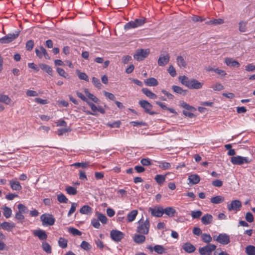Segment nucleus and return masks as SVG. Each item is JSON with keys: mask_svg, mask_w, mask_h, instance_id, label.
Listing matches in <instances>:
<instances>
[{"mask_svg": "<svg viewBox=\"0 0 255 255\" xmlns=\"http://www.w3.org/2000/svg\"><path fill=\"white\" fill-rule=\"evenodd\" d=\"M179 81L189 89H200L202 88L203 83L195 79H189L186 76H180L178 78Z\"/></svg>", "mask_w": 255, "mask_h": 255, "instance_id": "nucleus-1", "label": "nucleus"}, {"mask_svg": "<svg viewBox=\"0 0 255 255\" xmlns=\"http://www.w3.org/2000/svg\"><path fill=\"white\" fill-rule=\"evenodd\" d=\"M138 226L137 228V232L139 234H147L149 231V222L148 219L144 220L141 219L138 222Z\"/></svg>", "mask_w": 255, "mask_h": 255, "instance_id": "nucleus-2", "label": "nucleus"}, {"mask_svg": "<svg viewBox=\"0 0 255 255\" xmlns=\"http://www.w3.org/2000/svg\"><path fill=\"white\" fill-rule=\"evenodd\" d=\"M252 160L248 157H244L240 155L232 156L231 157V162L234 165H241L244 163L249 164Z\"/></svg>", "mask_w": 255, "mask_h": 255, "instance_id": "nucleus-3", "label": "nucleus"}, {"mask_svg": "<svg viewBox=\"0 0 255 255\" xmlns=\"http://www.w3.org/2000/svg\"><path fill=\"white\" fill-rule=\"evenodd\" d=\"M146 19L144 17L135 19L133 21H129L124 26L126 30L136 28L143 25L145 23Z\"/></svg>", "mask_w": 255, "mask_h": 255, "instance_id": "nucleus-4", "label": "nucleus"}, {"mask_svg": "<svg viewBox=\"0 0 255 255\" xmlns=\"http://www.w3.org/2000/svg\"><path fill=\"white\" fill-rule=\"evenodd\" d=\"M41 221L43 226H52L54 225L55 220L51 214L45 213L40 217Z\"/></svg>", "mask_w": 255, "mask_h": 255, "instance_id": "nucleus-5", "label": "nucleus"}, {"mask_svg": "<svg viewBox=\"0 0 255 255\" xmlns=\"http://www.w3.org/2000/svg\"><path fill=\"white\" fill-rule=\"evenodd\" d=\"M216 246L211 244H208L204 247L199 249V252L201 255H211L212 252L216 249Z\"/></svg>", "mask_w": 255, "mask_h": 255, "instance_id": "nucleus-6", "label": "nucleus"}, {"mask_svg": "<svg viewBox=\"0 0 255 255\" xmlns=\"http://www.w3.org/2000/svg\"><path fill=\"white\" fill-rule=\"evenodd\" d=\"M213 239L222 245H227L230 242V236L225 233L220 234L218 236H214Z\"/></svg>", "mask_w": 255, "mask_h": 255, "instance_id": "nucleus-7", "label": "nucleus"}, {"mask_svg": "<svg viewBox=\"0 0 255 255\" xmlns=\"http://www.w3.org/2000/svg\"><path fill=\"white\" fill-rule=\"evenodd\" d=\"M19 32L18 31H16L14 33L8 34L0 38V43L2 44L8 43L17 38L19 35Z\"/></svg>", "mask_w": 255, "mask_h": 255, "instance_id": "nucleus-8", "label": "nucleus"}, {"mask_svg": "<svg viewBox=\"0 0 255 255\" xmlns=\"http://www.w3.org/2000/svg\"><path fill=\"white\" fill-rule=\"evenodd\" d=\"M242 207V203L239 200H235L232 201L230 204H228L227 208L229 211H235L236 212L240 210Z\"/></svg>", "mask_w": 255, "mask_h": 255, "instance_id": "nucleus-9", "label": "nucleus"}, {"mask_svg": "<svg viewBox=\"0 0 255 255\" xmlns=\"http://www.w3.org/2000/svg\"><path fill=\"white\" fill-rule=\"evenodd\" d=\"M111 238L115 242H119L124 237V234L118 230H112L110 233Z\"/></svg>", "mask_w": 255, "mask_h": 255, "instance_id": "nucleus-10", "label": "nucleus"}, {"mask_svg": "<svg viewBox=\"0 0 255 255\" xmlns=\"http://www.w3.org/2000/svg\"><path fill=\"white\" fill-rule=\"evenodd\" d=\"M176 210L173 207H169L165 208L160 207V217L165 214L168 217H172L174 216Z\"/></svg>", "mask_w": 255, "mask_h": 255, "instance_id": "nucleus-11", "label": "nucleus"}, {"mask_svg": "<svg viewBox=\"0 0 255 255\" xmlns=\"http://www.w3.org/2000/svg\"><path fill=\"white\" fill-rule=\"evenodd\" d=\"M148 55V52L147 50L140 49L137 50L136 53L133 55L134 59L138 61H141L146 58Z\"/></svg>", "mask_w": 255, "mask_h": 255, "instance_id": "nucleus-12", "label": "nucleus"}, {"mask_svg": "<svg viewBox=\"0 0 255 255\" xmlns=\"http://www.w3.org/2000/svg\"><path fill=\"white\" fill-rule=\"evenodd\" d=\"M139 105L144 109V111L146 113L150 114V115H153L154 112H151L150 110L152 109V105L145 100H140L139 102Z\"/></svg>", "mask_w": 255, "mask_h": 255, "instance_id": "nucleus-13", "label": "nucleus"}, {"mask_svg": "<svg viewBox=\"0 0 255 255\" xmlns=\"http://www.w3.org/2000/svg\"><path fill=\"white\" fill-rule=\"evenodd\" d=\"M35 53L36 55L39 58H41L43 55L46 59H50V57L49 56L46 49L42 46H40L39 49L36 48L35 49Z\"/></svg>", "mask_w": 255, "mask_h": 255, "instance_id": "nucleus-14", "label": "nucleus"}, {"mask_svg": "<svg viewBox=\"0 0 255 255\" xmlns=\"http://www.w3.org/2000/svg\"><path fill=\"white\" fill-rule=\"evenodd\" d=\"M176 63L180 69H184L186 67L187 62L186 58L182 56L179 55L176 57Z\"/></svg>", "mask_w": 255, "mask_h": 255, "instance_id": "nucleus-15", "label": "nucleus"}, {"mask_svg": "<svg viewBox=\"0 0 255 255\" xmlns=\"http://www.w3.org/2000/svg\"><path fill=\"white\" fill-rule=\"evenodd\" d=\"M33 233L35 236L37 237L40 240H45L47 238L45 232L42 230H35Z\"/></svg>", "mask_w": 255, "mask_h": 255, "instance_id": "nucleus-16", "label": "nucleus"}, {"mask_svg": "<svg viewBox=\"0 0 255 255\" xmlns=\"http://www.w3.org/2000/svg\"><path fill=\"white\" fill-rule=\"evenodd\" d=\"M225 63L227 65L234 67H239L240 65V64L237 60H233L231 58H226L225 59Z\"/></svg>", "mask_w": 255, "mask_h": 255, "instance_id": "nucleus-17", "label": "nucleus"}, {"mask_svg": "<svg viewBox=\"0 0 255 255\" xmlns=\"http://www.w3.org/2000/svg\"><path fill=\"white\" fill-rule=\"evenodd\" d=\"M182 248L186 252L188 253H192L196 250L195 247L190 243L184 244Z\"/></svg>", "mask_w": 255, "mask_h": 255, "instance_id": "nucleus-18", "label": "nucleus"}, {"mask_svg": "<svg viewBox=\"0 0 255 255\" xmlns=\"http://www.w3.org/2000/svg\"><path fill=\"white\" fill-rule=\"evenodd\" d=\"M213 216L211 214H205L201 218V222L204 225H208L212 223Z\"/></svg>", "mask_w": 255, "mask_h": 255, "instance_id": "nucleus-19", "label": "nucleus"}, {"mask_svg": "<svg viewBox=\"0 0 255 255\" xmlns=\"http://www.w3.org/2000/svg\"><path fill=\"white\" fill-rule=\"evenodd\" d=\"M9 184L12 189L16 191H19L22 189L19 182L16 180H11L9 181Z\"/></svg>", "mask_w": 255, "mask_h": 255, "instance_id": "nucleus-20", "label": "nucleus"}, {"mask_svg": "<svg viewBox=\"0 0 255 255\" xmlns=\"http://www.w3.org/2000/svg\"><path fill=\"white\" fill-rule=\"evenodd\" d=\"M188 180L192 184H196L200 181V178L197 174H191L188 176Z\"/></svg>", "mask_w": 255, "mask_h": 255, "instance_id": "nucleus-21", "label": "nucleus"}, {"mask_svg": "<svg viewBox=\"0 0 255 255\" xmlns=\"http://www.w3.org/2000/svg\"><path fill=\"white\" fill-rule=\"evenodd\" d=\"M148 211L151 214V216L159 217V206H153L149 208Z\"/></svg>", "mask_w": 255, "mask_h": 255, "instance_id": "nucleus-22", "label": "nucleus"}, {"mask_svg": "<svg viewBox=\"0 0 255 255\" xmlns=\"http://www.w3.org/2000/svg\"><path fill=\"white\" fill-rule=\"evenodd\" d=\"M142 93L145 94L147 97L151 99H155L157 98V96L155 94L152 93L151 91L149 90L147 88H144L141 90Z\"/></svg>", "mask_w": 255, "mask_h": 255, "instance_id": "nucleus-23", "label": "nucleus"}, {"mask_svg": "<svg viewBox=\"0 0 255 255\" xmlns=\"http://www.w3.org/2000/svg\"><path fill=\"white\" fill-rule=\"evenodd\" d=\"M144 83L148 86H155L158 85L157 80L154 78H149L144 80Z\"/></svg>", "mask_w": 255, "mask_h": 255, "instance_id": "nucleus-24", "label": "nucleus"}, {"mask_svg": "<svg viewBox=\"0 0 255 255\" xmlns=\"http://www.w3.org/2000/svg\"><path fill=\"white\" fill-rule=\"evenodd\" d=\"M84 93L86 96L91 100H92L94 102L96 103H98L100 102L99 99L95 96L93 94L90 93L87 89H84Z\"/></svg>", "mask_w": 255, "mask_h": 255, "instance_id": "nucleus-25", "label": "nucleus"}, {"mask_svg": "<svg viewBox=\"0 0 255 255\" xmlns=\"http://www.w3.org/2000/svg\"><path fill=\"white\" fill-rule=\"evenodd\" d=\"M1 227L5 230L11 231L12 229L15 228V224L14 223L4 222L1 224Z\"/></svg>", "mask_w": 255, "mask_h": 255, "instance_id": "nucleus-26", "label": "nucleus"}, {"mask_svg": "<svg viewBox=\"0 0 255 255\" xmlns=\"http://www.w3.org/2000/svg\"><path fill=\"white\" fill-rule=\"evenodd\" d=\"M138 213L137 210H133L128 214L127 219L129 222H132L135 218Z\"/></svg>", "mask_w": 255, "mask_h": 255, "instance_id": "nucleus-27", "label": "nucleus"}, {"mask_svg": "<svg viewBox=\"0 0 255 255\" xmlns=\"http://www.w3.org/2000/svg\"><path fill=\"white\" fill-rule=\"evenodd\" d=\"M170 59V56L168 53L164 55H160V66H164L167 64Z\"/></svg>", "mask_w": 255, "mask_h": 255, "instance_id": "nucleus-28", "label": "nucleus"}, {"mask_svg": "<svg viewBox=\"0 0 255 255\" xmlns=\"http://www.w3.org/2000/svg\"><path fill=\"white\" fill-rule=\"evenodd\" d=\"M172 89L174 92L182 95H185L187 92L186 90H183L180 87L175 85L173 86Z\"/></svg>", "mask_w": 255, "mask_h": 255, "instance_id": "nucleus-29", "label": "nucleus"}, {"mask_svg": "<svg viewBox=\"0 0 255 255\" xmlns=\"http://www.w3.org/2000/svg\"><path fill=\"white\" fill-rule=\"evenodd\" d=\"M80 212L82 214H90L92 213V209L88 205H84L80 209Z\"/></svg>", "mask_w": 255, "mask_h": 255, "instance_id": "nucleus-30", "label": "nucleus"}, {"mask_svg": "<svg viewBox=\"0 0 255 255\" xmlns=\"http://www.w3.org/2000/svg\"><path fill=\"white\" fill-rule=\"evenodd\" d=\"M40 68L50 75H52V69L50 66L45 64H39Z\"/></svg>", "mask_w": 255, "mask_h": 255, "instance_id": "nucleus-31", "label": "nucleus"}, {"mask_svg": "<svg viewBox=\"0 0 255 255\" xmlns=\"http://www.w3.org/2000/svg\"><path fill=\"white\" fill-rule=\"evenodd\" d=\"M224 23V21L223 19L218 18V19H214L212 20H209L206 22V24L208 25H219L222 24Z\"/></svg>", "mask_w": 255, "mask_h": 255, "instance_id": "nucleus-32", "label": "nucleus"}, {"mask_svg": "<svg viewBox=\"0 0 255 255\" xmlns=\"http://www.w3.org/2000/svg\"><path fill=\"white\" fill-rule=\"evenodd\" d=\"M180 105L181 107L191 112H195L196 109L192 106H190L188 104L184 101H181L180 103Z\"/></svg>", "mask_w": 255, "mask_h": 255, "instance_id": "nucleus-33", "label": "nucleus"}, {"mask_svg": "<svg viewBox=\"0 0 255 255\" xmlns=\"http://www.w3.org/2000/svg\"><path fill=\"white\" fill-rule=\"evenodd\" d=\"M116 6L117 8H121L128 5V0H116Z\"/></svg>", "mask_w": 255, "mask_h": 255, "instance_id": "nucleus-34", "label": "nucleus"}, {"mask_svg": "<svg viewBox=\"0 0 255 255\" xmlns=\"http://www.w3.org/2000/svg\"><path fill=\"white\" fill-rule=\"evenodd\" d=\"M1 209L3 210V216L7 219L10 218L12 214L11 209L6 206H4Z\"/></svg>", "mask_w": 255, "mask_h": 255, "instance_id": "nucleus-35", "label": "nucleus"}, {"mask_svg": "<svg viewBox=\"0 0 255 255\" xmlns=\"http://www.w3.org/2000/svg\"><path fill=\"white\" fill-rule=\"evenodd\" d=\"M225 200L224 197L221 196H216L211 199V203L213 204H220L223 202Z\"/></svg>", "mask_w": 255, "mask_h": 255, "instance_id": "nucleus-36", "label": "nucleus"}, {"mask_svg": "<svg viewBox=\"0 0 255 255\" xmlns=\"http://www.w3.org/2000/svg\"><path fill=\"white\" fill-rule=\"evenodd\" d=\"M245 252L247 255H255V247L252 245L247 246Z\"/></svg>", "mask_w": 255, "mask_h": 255, "instance_id": "nucleus-37", "label": "nucleus"}, {"mask_svg": "<svg viewBox=\"0 0 255 255\" xmlns=\"http://www.w3.org/2000/svg\"><path fill=\"white\" fill-rule=\"evenodd\" d=\"M145 237L142 235H135L134 237V241L137 244H141L144 242Z\"/></svg>", "mask_w": 255, "mask_h": 255, "instance_id": "nucleus-38", "label": "nucleus"}, {"mask_svg": "<svg viewBox=\"0 0 255 255\" xmlns=\"http://www.w3.org/2000/svg\"><path fill=\"white\" fill-rule=\"evenodd\" d=\"M76 72L79 78L81 80H84L86 81H89V78L88 75L84 72H81L79 70H77Z\"/></svg>", "mask_w": 255, "mask_h": 255, "instance_id": "nucleus-39", "label": "nucleus"}, {"mask_svg": "<svg viewBox=\"0 0 255 255\" xmlns=\"http://www.w3.org/2000/svg\"><path fill=\"white\" fill-rule=\"evenodd\" d=\"M0 102L6 104H9L11 100L7 95L0 94Z\"/></svg>", "mask_w": 255, "mask_h": 255, "instance_id": "nucleus-40", "label": "nucleus"}, {"mask_svg": "<svg viewBox=\"0 0 255 255\" xmlns=\"http://www.w3.org/2000/svg\"><path fill=\"white\" fill-rule=\"evenodd\" d=\"M247 22L241 21L239 23V30L241 32H245L247 31Z\"/></svg>", "mask_w": 255, "mask_h": 255, "instance_id": "nucleus-41", "label": "nucleus"}, {"mask_svg": "<svg viewBox=\"0 0 255 255\" xmlns=\"http://www.w3.org/2000/svg\"><path fill=\"white\" fill-rule=\"evenodd\" d=\"M96 215L98 219V220L100 221L102 223L106 224L107 221V218L106 216L99 212H96Z\"/></svg>", "mask_w": 255, "mask_h": 255, "instance_id": "nucleus-42", "label": "nucleus"}, {"mask_svg": "<svg viewBox=\"0 0 255 255\" xmlns=\"http://www.w3.org/2000/svg\"><path fill=\"white\" fill-rule=\"evenodd\" d=\"M67 240L60 237L58 241V245L61 248L65 249L67 247Z\"/></svg>", "mask_w": 255, "mask_h": 255, "instance_id": "nucleus-43", "label": "nucleus"}, {"mask_svg": "<svg viewBox=\"0 0 255 255\" xmlns=\"http://www.w3.org/2000/svg\"><path fill=\"white\" fill-rule=\"evenodd\" d=\"M201 238L203 242L206 243H209L212 241V237L208 234H202L201 235Z\"/></svg>", "mask_w": 255, "mask_h": 255, "instance_id": "nucleus-44", "label": "nucleus"}, {"mask_svg": "<svg viewBox=\"0 0 255 255\" xmlns=\"http://www.w3.org/2000/svg\"><path fill=\"white\" fill-rule=\"evenodd\" d=\"M42 247L43 250L48 254L51 253V248L49 244L46 242L42 243Z\"/></svg>", "mask_w": 255, "mask_h": 255, "instance_id": "nucleus-45", "label": "nucleus"}, {"mask_svg": "<svg viewBox=\"0 0 255 255\" xmlns=\"http://www.w3.org/2000/svg\"><path fill=\"white\" fill-rule=\"evenodd\" d=\"M17 208L19 212L22 214H26L28 212L27 208L22 204H19L17 205Z\"/></svg>", "mask_w": 255, "mask_h": 255, "instance_id": "nucleus-46", "label": "nucleus"}, {"mask_svg": "<svg viewBox=\"0 0 255 255\" xmlns=\"http://www.w3.org/2000/svg\"><path fill=\"white\" fill-rule=\"evenodd\" d=\"M58 201L61 203H66L68 202V199L63 194H60L57 195Z\"/></svg>", "mask_w": 255, "mask_h": 255, "instance_id": "nucleus-47", "label": "nucleus"}, {"mask_svg": "<svg viewBox=\"0 0 255 255\" xmlns=\"http://www.w3.org/2000/svg\"><path fill=\"white\" fill-rule=\"evenodd\" d=\"M65 190L67 193L69 195H76L77 192L76 189L71 186L67 187Z\"/></svg>", "mask_w": 255, "mask_h": 255, "instance_id": "nucleus-48", "label": "nucleus"}, {"mask_svg": "<svg viewBox=\"0 0 255 255\" xmlns=\"http://www.w3.org/2000/svg\"><path fill=\"white\" fill-rule=\"evenodd\" d=\"M202 215V212L200 210L192 211L191 213V215L193 219L199 218Z\"/></svg>", "mask_w": 255, "mask_h": 255, "instance_id": "nucleus-49", "label": "nucleus"}, {"mask_svg": "<svg viewBox=\"0 0 255 255\" xmlns=\"http://www.w3.org/2000/svg\"><path fill=\"white\" fill-rule=\"evenodd\" d=\"M81 248L85 251H90L92 246L86 241H83L80 245Z\"/></svg>", "mask_w": 255, "mask_h": 255, "instance_id": "nucleus-50", "label": "nucleus"}, {"mask_svg": "<svg viewBox=\"0 0 255 255\" xmlns=\"http://www.w3.org/2000/svg\"><path fill=\"white\" fill-rule=\"evenodd\" d=\"M167 71L169 73V74L173 77H175L177 75L175 69L172 65H170L168 67L167 69Z\"/></svg>", "mask_w": 255, "mask_h": 255, "instance_id": "nucleus-51", "label": "nucleus"}, {"mask_svg": "<svg viewBox=\"0 0 255 255\" xmlns=\"http://www.w3.org/2000/svg\"><path fill=\"white\" fill-rule=\"evenodd\" d=\"M22 214V213L17 211L15 215V218L19 221L21 223H22L24 219V216Z\"/></svg>", "mask_w": 255, "mask_h": 255, "instance_id": "nucleus-52", "label": "nucleus"}, {"mask_svg": "<svg viewBox=\"0 0 255 255\" xmlns=\"http://www.w3.org/2000/svg\"><path fill=\"white\" fill-rule=\"evenodd\" d=\"M214 91H220L224 89V86L220 83H216L211 87Z\"/></svg>", "mask_w": 255, "mask_h": 255, "instance_id": "nucleus-53", "label": "nucleus"}, {"mask_svg": "<svg viewBox=\"0 0 255 255\" xmlns=\"http://www.w3.org/2000/svg\"><path fill=\"white\" fill-rule=\"evenodd\" d=\"M56 70L60 76L65 78H68V74L66 73L63 69L58 67L57 68Z\"/></svg>", "mask_w": 255, "mask_h": 255, "instance_id": "nucleus-54", "label": "nucleus"}, {"mask_svg": "<svg viewBox=\"0 0 255 255\" xmlns=\"http://www.w3.org/2000/svg\"><path fill=\"white\" fill-rule=\"evenodd\" d=\"M71 129L70 128H60L57 130V133L58 135H62L64 133H65L69 131H71Z\"/></svg>", "mask_w": 255, "mask_h": 255, "instance_id": "nucleus-55", "label": "nucleus"}, {"mask_svg": "<svg viewBox=\"0 0 255 255\" xmlns=\"http://www.w3.org/2000/svg\"><path fill=\"white\" fill-rule=\"evenodd\" d=\"M68 231L70 233L72 234L73 235L80 236L82 235V233L80 231L74 228H69Z\"/></svg>", "mask_w": 255, "mask_h": 255, "instance_id": "nucleus-56", "label": "nucleus"}, {"mask_svg": "<svg viewBox=\"0 0 255 255\" xmlns=\"http://www.w3.org/2000/svg\"><path fill=\"white\" fill-rule=\"evenodd\" d=\"M92 82L93 84L98 89H101L102 87V84L100 83L99 79L97 78L93 77L92 78Z\"/></svg>", "mask_w": 255, "mask_h": 255, "instance_id": "nucleus-57", "label": "nucleus"}, {"mask_svg": "<svg viewBox=\"0 0 255 255\" xmlns=\"http://www.w3.org/2000/svg\"><path fill=\"white\" fill-rule=\"evenodd\" d=\"M34 46V42L32 40H29L27 41L26 43V49L28 51H31Z\"/></svg>", "mask_w": 255, "mask_h": 255, "instance_id": "nucleus-58", "label": "nucleus"}, {"mask_svg": "<svg viewBox=\"0 0 255 255\" xmlns=\"http://www.w3.org/2000/svg\"><path fill=\"white\" fill-rule=\"evenodd\" d=\"M77 206V204L75 203H72L71 204V207L68 213V216H70L76 210V208Z\"/></svg>", "mask_w": 255, "mask_h": 255, "instance_id": "nucleus-59", "label": "nucleus"}, {"mask_svg": "<svg viewBox=\"0 0 255 255\" xmlns=\"http://www.w3.org/2000/svg\"><path fill=\"white\" fill-rule=\"evenodd\" d=\"M246 220L249 223H252L254 221V217L251 212H248L246 215Z\"/></svg>", "mask_w": 255, "mask_h": 255, "instance_id": "nucleus-60", "label": "nucleus"}, {"mask_svg": "<svg viewBox=\"0 0 255 255\" xmlns=\"http://www.w3.org/2000/svg\"><path fill=\"white\" fill-rule=\"evenodd\" d=\"M212 184L215 187H220L223 185V182L220 180L217 179L213 181Z\"/></svg>", "mask_w": 255, "mask_h": 255, "instance_id": "nucleus-61", "label": "nucleus"}, {"mask_svg": "<svg viewBox=\"0 0 255 255\" xmlns=\"http://www.w3.org/2000/svg\"><path fill=\"white\" fill-rule=\"evenodd\" d=\"M192 20L194 22H202L205 20V18L198 15H194L192 17Z\"/></svg>", "mask_w": 255, "mask_h": 255, "instance_id": "nucleus-62", "label": "nucleus"}, {"mask_svg": "<svg viewBox=\"0 0 255 255\" xmlns=\"http://www.w3.org/2000/svg\"><path fill=\"white\" fill-rule=\"evenodd\" d=\"M72 165L76 167H82V168H86L88 165V164L86 162H84V163H80V162H76V163H74Z\"/></svg>", "mask_w": 255, "mask_h": 255, "instance_id": "nucleus-63", "label": "nucleus"}, {"mask_svg": "<svg viewBox=\"0 0 255 255\" xmlns=\"http://www.w3.org/2000/svg\"><path fill=\"white\" fill-rule=\"evenodd\" d=\"M245 70L247 71L253 72L255 70V65L253 64H249L246 66Z\"/></svg>", "mask_w": 255, "mask_h": 255, "instance_id": "nucleus-64", "label": "nucleus"}]
</instances>
